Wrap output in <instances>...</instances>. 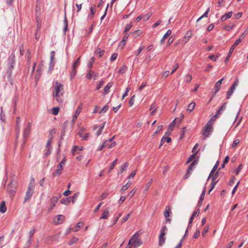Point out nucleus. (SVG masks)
Segmentation results:
<instances>
[{
    "mask_svg": "<svg viewBox=\"0 0 248 248\" xmlns=\"http://www.w3.org/2000/svg\"><path fill=\"white\" fill-rule=\"evenodd\" d=\"M212 121H214L213 118H211L210 120L206 124L202 130V134L207 137L209 133L211 131L213 128L212 127Z\"/></svg>",
    "mask_w": 248,
    "mask_h": 248,
    "instance_id": "20e7f679",
    "label": "nucleus"
},
{
    "mask_svg": "<svg viewBox=\"0 0 248 248\" xmlns=\"http://www.w3.org/2000/svg\"><path fill=\"white\" fill-rule=\"evenodd\" d=\"M54 59V51H53L51 53L50 62V64H49V69L48 71V73L51 72V71L52 70V69L54 66V63L53 62Z\"/></svg>",
    "mask_w": 248,
    "mask_h": 248,
    "instance_id": "ddd939ff",
    "label": "nucleus"
},
{
    "mask_svg": "<svg viewBox=\"0 0 248 248\" xmlns=\"http://www.w3.org/2000/svg\"><path fill=\"white\" fill-rule=\"evenodd\" d=\"M192 79V75L189 74H187L185 76V80L187 82H189Z\"/></svg>",
    "mask_w": 248,
    "mask_h": 248,
    "instance_id": "4c0bfd02",
    "label": "nucleus"
},
{
    "mask_svg": "<svg viewBox=\"0 0 248 248\" xmlns=\"http://www.w3.org/2000/svg\"><path fill=\"white\" fill-rule=\"evenodd\" d=\"M242 168H243V165L242 164H241L240 165H239L238 168L235 170V173L236 175H238L239 174V172L242 170Z\"/></svg>",
    "mask_w": 248,
    "mask_h": 248,
    "instance_id": "864d4df0",
    "label": "nucleus"
},
{
    "mask_svg": "<svg viewBox=\"0 0 248 248\" xmlns=\"http://www.w3.org/2000/svg\"><path fill=\"white\" fill-rule=\"evenodd\" d=\"M64 89L63 85L61 83L56 81L52 91V95L56 98L57 102L60 104H62L64 100Z\"/></svg>",
    "mask_w": 248,
    "mask_h": 248,
    "instance_id": "f257e3e1",
    "label": "nucleus"
},
{
    "mask_svg": "<svg viewBox=\"0 0 248 248\" xmlns=\"http://www.w3.org/2000/svg\"><path fill=\"white\" fill-rule=\"evenodd\" d=\"M128 166V164L127 163H125L121 167V168H120V173L121 174L125 170V168H127Z\"/></svg>",
    "mask_w": 248,
    "mask_h": 248,
    "instance_id": "c9c22d12",
    "label": "nucleus"
},
{
    "mask_svg": "<svg viewBox=\"0 0 248 248\" xmlns=\"http://www.w3.org/2000/svg\"><path fill=\"white\" fill-rule=\"evenodd\" d=\"M109 214V208L104 210L102 214L100 219H107Z\"/></svg>",
    "mask_w": 248,
    "mask_h": 248,
    "instance_id": "dca6fc26",
    "label": "nucleus"
},
{
    "mask_svg": "<svg viewBox=\"0 0 248 248\" xmlns=\"http://www.w3.org/2000/svg\"><path fill=\"white\" fill-rule=\"evenodd\" d=\"M167 231V227L166 226H163L161 230L160 235L159 236V246H162L165 242L166 238L164 237L166 232Z\"/></svg>",
    "mask_w": 248,
    "mask_h": 248,
    "instance_id": "39448f33",
    "label": "nucleus"
},
{
    "mask_svg": "<svg viewBox=\"0 0 248 248\" xmlns=\"http://www.w3.org/2000/svg\"><path fill=\"white\" fill-rule=\"evenodd\" d=\"M109 107L108 105H105L104 107L100 110L99 113H104L108 109Z\"/></svg>",
    "mask_w": 248,
    "mask_h": 248,
    "instance_id": "79ce46f5",
    "label": "nucleus"
},
{
    "mask_svg": "<svg viewBox=\"0 0 248 248\" xmlns=\"http://www.w3.org/2000/svg\"><path fill=\"white\" fill-rule=\"evenodd\" d=\"M76 73H77L76 68H73V70L71 71V74H70V77H71V78H73L74 77Z\"/></svg>",
    "mask_w": 248,
    "mask_h": 248,
    "instance_id": "3c124183",
    "label": "nucleus"
},
{
    "mask_svg": "<svg viewBox=\"0 0 248 248\" xmlns=\"http://www.w3.org/2000/svg\"><path fill=\"white\" fill-rule=\"evenodd\" d=\"M20 128V124H16V130L17 134H19Z\"/></svg>",
    "mask_w": 248,
    "mask_h": 248,
    "instance_id": "13d9d810",
    "label": "nucleus"
},
{
    "mask_svg": "<svg viewBox=\"0 0 248 248\" xmlns=\"http://www.w3.org/2000/svg\"><path fill=\"white\" fill-rule=\"evenodd\" d=\"M61 197V194H58L56 196H54L52 199V202H58L60 197Z\"/></svg>",
    "mask_w": 248,
    "mask_h": 248,
    "instance_id": "a19ab883",
    "label": "nucleus"
},
{
    "mask_svg": "<svg viewBox=\"0 0 248 248\" xmlns=\"http://www.w3.org/2000/svg\"><path fill=\"white\" fill-rule=\"evenodd\" d=\"M66 159L65 158L61 161L58 165L57 170L53 173L52 175L54 177L59 176L62 172L63 170V166L65 164Z\"/></svg>",
    "mask_w": 248,
    "mask_h": 248,
    "instance_id": "423d86ee",
    "label": "nucleus"
},
{
    "mask_svg": "<svg viewBox=\"0 0 248 248\" xmlns=\"http://www.w3.org/2000/svg\"><path fill=\"white\" fill-rule=\"evenodd\" d=\"M94 61H95V58L94 57H93L91 58L90 62V65H89L90 68H92V65H93V63L94 62Z\"/></svg>",
    "mask_w": 248,
    "mask_h": 248,
    "instance_id": "bf43d9fd",
    "label": "nucleus"
},
{
    "mask_svg": "<svg viewBox=\"0 0 248 248\" xmlns=\"http://www.w3.org/2000/svg\"><path fill=\"white\" fill-rule=\"evenodd\" d=\"M104 82L103 81H101L98 84V85L96 87V90H99L100 89L102 85H103Z\"/></svg>",
    "mask_w": 248,
    "mask_h": 248,
    "instance_id": "338daca9",
    "label": "nucleus"
},
{
    "mask_svg": "<svg viewBox=\"0 0 248 248\" xmlns=\"http://www.w3.org/2000/svg\"><path fill=\"white\" fill-rule=\"evenodd\" d=\"M127 69V67H126V66L124 65L119 69L118 72L120 74H124L126 71Z\"/></svg>",
    "mask_w": 248,
    "mask_h": 248,
    "instance_id": "393cba45",
    "label": "nucleus"
},
{
    "mask_svg": "<svg viewBox=\"0 0 248 248\" xmlns=\"http://www.w3.org/2000/svg\"><path fill=\"white\" fill-rule=\"evenodd\" d=\"M78 195H79V193H76L74 195V196H73L72 197H69V198H67V199H69L68 202H71V201L72 202H75V201H76L77 200V197L78 196Z\"/></svg>",
    "mask_w": 248,
    "mask_h": 248,
    "instance_id": "a878e982",
    "label": "nucleus"
},
{
    "mask_svg": "<svg viewBox=\"0 0 248 248\" xmlns=\"http://www.w3.org/2000/svg\"><path fill=\"white\" fill-rule=\"evenodd\" d=\"M132 25L133 24L132 22H130L129 24H127L125 27L124 32H125L129 31L132 27Z\"/></svg>",
    "mask_w": 248,
    "mask_h": 248,
    "instance_id": "ea45409f",
    "label": "nucleus"
},
{
    "mask_svg": "<svg viewBox=\"0 0 248 248\" xmlns=\"http://www.w3.org/2000/svg\"><path fill=\"white\" fill-rule=\"evenodd\" d=\"M42 69L39 70L38 72H37V73L36 74V78H37V79H39L40 77H41V75L42 74Z\"/></svg>",
    "mask_w": 248,
    "mask_h": 248,
    "instance_id": "69168bd1",
    "label": "nucleus"
},
{
    "mask_svg": "<svg viewBox=\"0 0 248 248\" xmlns=\"http://www.w3.org/2000/svg\"><path fill=\"white\" fill-rule=\"evenodd\" d=\"M192 33L191 31H190V30L187 31L186 33L185 36H184V38L188 40L191 38V37L192 36Z\"/></svg>",
    "mask_w": 248,
    "mask_h": 248,
    "instance_id": "7c9ffc66",
    "label": "nucleus"
},
{
    "mask_svg": "<svg viewBox=\"0 0 248 248\" xmlns=\"http://www.w3.org/2000/svg\"><path fill=\"white\" fill-rule=\"evenodd\" d=\"M129 245H131L132 248H137L142 244V240L139 238V233L137 232L134 233L130 238L129 241Z\"/></svg>",
    "mask_w": 248,
    "mask_h": 248,
    "instance_id": "f03ea898",
    "label": "nucleus"
},
{
    "mask_svg": "<svg viewBox=\"0 0 248 248\" xmlns=\"http://www.w3.org/2000/svg\"><path fill=\"white\" fill-rule=\"evenodd\" d=\"M196 106V103L194 102H192L190 103L187 107V110L192 111L195 108Z\"/></svg>",
    "mask_w": 248,
    "mask_h": 248,
    "instance_id": "b1692460",
    "label": "nucleus"
},
{
    "mask_svg": "<svg viewBox=\"0 0 248 248\" xmlns=\"http://www.w3.org/2000/svg\"><path fill=\"white\" fill-rule=\"evenodd\" d=\"M98 73L92 70H90L86 75V78L89 79L93 78L94 79H96L98 78Z\"/></svg>",
    "mask_w": 248,
    "mask_h": 248,
    "instance_id": "9b49d317",
    "label": "nucleus"
},
{
    "mask_svg": "<svg viewBox=\"0 0 248 248\" xmlns=\"http://www.w3.org/2000/svg\"><path fill=\"white\" fill-rule=\"evenodd\" d=\"M135 97V95H133L129 101V105L130 107H132L134 103Z\"/></svg>",
    "mask_w": 248,
    "mask_h": 248,
    "instance_id": "c03bdc74",
    "label": "nucleus"
},
{
    "mask_svg": "<svg viewBox=\"0 0 248 248\" xmlns=\"http://www.w3.org/2000/svg\"><path fill=\"white\" fill-rule=\"evenodd\" d=\"M171 139L170 137L164 136L161 140L159 148H160L161 146L164 144V142H166V141H167V142L170 143L171 141Z\"/></svg>",
    "mask_w": 248,
    "mask_h": 248,
    "instance_id": "4468645a",
    "label": "nucleus"
},
{
    "mask_svg": "<svg viewBox=\"0 0 248 248\" xmlns=\"http://www.w3.org/2000/svg\"><path fill=\"white\" fill-rule=\"evenodd\" d=\"M179 67V64L177 63L176 65L173 67V70L171 72V74H172Z\"/></svg>",
    "mask_w": 248,
    "mask_h": 248,
    "instance_id": "0e129e2a",
    "label": "nucleus"
},
{
    "mask_svg": "<svg viewBox=\"0 0 248 248\" xmlns=\"http://www.w3.org/2000/svg\"><path fill=\"white\" fill-rule=\"evenodd\" d=\"M34 185L33 183H30L28 188L25 197V202L30 200L34 192Z\"/></svg>",
    "mask_w": 248,
    "mask_h": 248,
    "instance_id": "0eeeda50",
    "label": "nucleus"
},
{
    "mask_svg": "<svg viewBox=\"0 0 248 248\" xmlns=\"http://www.w3.org/2000/svg\"><path fill=\"white\" fill-rule=\"evenodd\" d=\"M152 181H153V180L152 179H151L149 181V182L146 183V186H145V188L144 190V192H146L148 190L149 188L150 187V186H151V185L152 184Z\"/></svg>",
    "mask_w": 248,
    "mask_h": 248,
    "instance_id": "c85d7f7f",
    "label": "nucleus"
},
{
    "mask_svg": "<svg viewBox=\"0 0 248 248\" xmlns=\"http://www.w3.org/2000/svg\"><path fill=\"white\" fill-rule=\"evenodd\" d=\"M11 185V184L8 185L7 187V189L8 191L9 192L11 197H12L13 195V194L15 192V189L12 188Z\"/></svg>",
    "mask_w": 248,
    "mask_h": 248,
    "instance_id": "5701e85b",
    "label": "nucleus"
},
{
    "mask_svg": "<svg viewBox=\"0 0 248 248\" xmlns=\"http://www.w3.org/2000/svg\"><path fill=\"white\" fill-rule=\"evenodd\" d=\"M224 0H219L217 2V6L219 7H221L224 3Z\"/></svg>",
    "mask_w": 248,
    "mask_h": 248,
    "instance_id": "774afa93",
    "label": "nucleus"
},
{
    "mask_svg": "<svg viewBox=\"0 0 248 248\" xmlns=\"http://www.w3.org/2000/svg\"><path fill=\"white\" fill-rule=\"evenodd\" d=\"M105 52V51L104 50H101L99 48H97L95 51H94V54L95 55H99V57H101L104 53Z\"/></svg>",
    "mask_w": 248,
    "mask_h": 248,
    "instance_id": "a211bd4d",
    "label": "nucleus"
},
{
    "mask_svg": "<svg viewBox=\"0 0 248 248\" xmlns=\"http://www.w3.org/2000/svg\"><path fill=\"white\" fill-rule=\"evenodd\" d=\"M65 219V217L62 215L55 216L53 218V221L55 225L62 224Z\"/></svg>",
    "mask_w": 248,
    "mask_h": 248,
    "instance_id": "1a4fd4ad",
    "label": "nucleus"
},
{
    "mask_svg": "<svg viewBox=\"0 0 248 248\" xmlns=\"http://www.w3.org/2000/svg\"><path fill=\"white\" fill-rule=\"evenodd\" d=\"M79 60H80V57H79L77 60V61L74 62V63L73 65V68H76L79 65V63H80Z\"/></svg>",
    "mask_w": 248,
    "mask_h": 248,
    "instance_id": "49530a36",
    "label": "nucleus"
},
{
    "mask_svg": "<svg viewBox=\"0 0 248 248\" xmlns=\"http://www.w3.org/2000/svg\"><path fill=\"white\" fill-rule=\"evenodd\" d=\"M197 164V161H194L188 167L187 171L188 172H191V171L195 168V166Z\"/></svg>",
    "mask_w": 248,
    "mask_h": 248,
    "instance_id": "f3484780",
    "label": "nucleus"
},
{
    "mask_svg": "<svg viewBox=\"0 0 248 248\" xmlns=\"http://www.w3.org/2000/svg\"><path fill=\"white\" fill-rule=\"evenodd\" d=\"M219 55V54L217 55L216 56H215L214 55H211L209 56V58L213 61H216V60H217V58L218 57Z\"/></svg>",
    "mask_w": 248,
    "mask_h": 248,
    "instance_id": "a18cd8bd",
    "label": "nucleus"
},
{
    "mask_svg": "<svg viewBox=\"0 0 248 248\" xmlns=\"http://www.w3.org/2000/svg\"><path fill=\"white\" fill-rule=\"evenodd\" d=\"M130 217V214H128V215H127L125 217H124L122 220V223H124L125 222H126L129 218Z\"/></svg>",
    "mask_w": 248,
    "mask_h": 248,
    "instance_id": "680f3d73",
    "label": "nucleus"
},
{
    "mask_svg": "<svg viewBox=\"0 0 248 248\" xmlns=\"http://www.w3.org/2000/svg\"><path fill=\"white\" fill-rule=\"evenodd\" d=\"M136 191V190L135 188H133L130 191V192L128 194V195L127 196V197H129L130 198L132 197L134 195V194L135 193Z\"/></svg>",
    "mask_w": 248,
    "mask_h": 248,
    "instance_id": "4d7b16f0",
    "label": "nucleus"
},
{
    "mask_svg": "<svg viewBox=\"0 0 248 248\" xmlns=\"http://www.w3.org/2000/svg\"><path fill=\"white\" fill-rule=\"evenodd\" d=\"M151 15H152V14L151 13H148V14H147L146 15H142L143 20L144 21H147L150 18Z\"/></svg>",
    "mask_w": 248,
    "mask_h": 248,
    "instance_id": "e433bc0d",
    "label": "nucleus"
},
{
    "mask_svg": "<svg viewBox=\"0 0 248 248\" xmlns=\"http://www.w3.org/2000/svg\"><path fill=\"white\" fill-rule=\"evenodd\" d=\"M177 121V119H175L173 122L169 125L168 129L170 130V131H173V127L175 125L176 122Z\"/></svg>",
    "mask_w": 248,
    "mask_h": 248,
    "instance_id": "bb28decb",
    "label": "nucleus"
},
{
    "mask_svg": "<svg viewBox=\"0 0 248 248\" xmlns=\"http://www.w3.org/2000/svg\"><path fill=\"white\" fill-rule=\"evenodd\" d=\"M15 54L12 53L9 57V62L7 65V77L8 78H11L12 75V72L14 68V67L15 65Z\"/></svg>",
    "mask_w": 248,
    "mask_h": 248,
    "instance_id": "7ed1b4c3",
    "label": "nucleus"
},
{
    "mask_svg": "<svg viewBox=\"0 0 248 248\" xmlns=\"http://www.w3.org/2000/svg\"><path fill=\"white\" fill-rule=\"evenodd\" d=\"M82 225H83L82 222H78L76 224V226L75 227L74 231V232L78 231L79 230V229H80V228L82 226Z\"/></svg>",
    "mask_w": 248,
    "mask_h": 248,
    "instance_id": "2f4dec72",
    "label": "nucleus"
},
{
    "mask_svg": "<svg viewBox=\"0 0 248 248\" xmlns=\"http://www.w3.org/2000/svg\"><path fill=\"white\" fill-rule=\"evenodd\" d=\"M64 29H63V31H64L65 32L67 30V29H68L67 20V19H66L65 16V18H64Z\"/></svg>",
    "mask_w": 248,
    "mask_h": 248,
    "instance_id": "8fccbe9b",
    "label": "nucleus"
},
{
    "mask_svg": "<svg viewBox=\"0 0 248 248\" xmlns=\"http://www.w3.org/2000/svg\"><path fill=\"white\" fill-rule=\"evenodd\" d=\"M112 83H111V82L108 83L104 88V94H107L108 93H109V90L110 88L112 87Z\"/></svg>",
    "mask_w": 248,
    "mask_h": 248,
    "instance_id": "6ab92c4d",
    "label": "nucleus"
},
{
    "mask_svg": "<svg viewBox=\"0 0 248 248\" xmlns=\"http://www.w3.org/2000/svg\"><path fill=\"white\" fill-rule=\"evenodd\" d=\"M171 33V31L170 30H169L166 33V34L163 36V38H162V39L160 41V43L161 44H162L163 43V42L165 41V40L169 36Z\"/></svg>",
    "mask_w": 248,
    "mask_h": 248,
    "instance_id": "412c9836",
    "label": "nucleus"
},
{
    "mask_svg": "<svg viewBox=\"0 0 248 248\" xmlns=\"http://www.w3.org/2000/svg\"><path fill=\"white\" fill-rule=\"evenodd\" d=\"M240 143V140H239L238 139H236L234 140L233 142V144L232 145V148H235L236 147L237 145H238L239 144V143Z\"/></svg>",
    "mask_w": 248,
    "mask_h": 248,
    "instance_id": "de8ad7c7",
    "label": "nucleus"
},
{
    "mask_svg": "<svg viewBox=\"0 0 248 248\" xmlns=\"http://www.w3.org/2000/svg\"><path fill=\"white\" fill-rule=\"evenodd\" d=\"M220 86H221V84H220L219 83L216 82V83L215 84V94H216L219 91V90L220 89Z\"/></svg>",
    "mask_w": 248,
    "mask_h": 248,
    "instance_id": "58836bf2",
    "label": "nucleus"
},
{
    "mask_svg": "<svg viewBox=\"0 0 248 248\" xmlns=\"http://www.w3.org/2000/svg\"><path fill=\"white\" fill-rule=\"evenodd\" d=\"M241 38L237 39L235 41L234 43L232 45V46H231V47L230 49L228 56L225 60V62H227L228 61L230 57L231 56V55H232V52H233L235 47L241 42Z\"/></svg>",
    "mask_w": 248,
    "mask_h": 248,
    "instance_id": "6e6552de",
    "label": "nucleus"
},
{
    "mask_svg": "<svg viewBox=\"0 0 248 248\" xmlns=\"http://www.w3.org/2000/svg\"><path fill=\"white\" fill-rule=\"evenodd\" d=\"M209 226H206L205 227V228H204L202 232V235L203 236H204V234L207 233L209 230Z\"/></svg>",
    "mask_w": 248,
    "mask_h": 248,
    "instance_id": "6e6d98bb",
    "label": "nucleus"
},
{
    "mask_svg": "<svg viewBox=\"0 0 248 248\" xmlns=\"http://www.w3.org/2000/svg\"><path fill=\"white\" fill-rule=\"evenodd\" d=\"M235 26V25L234 23H231L230 25H225L223 28L226 31H230L232 30Z\"/></svg>",
    "mask_w": 248,
    "mask_h": 248,
    "instance_id": "4be33fe9",
    "label": "nucleus"
},
{
    "mask_svg": "<svg viewBox=\"0 0 248 248\" xmlns=\"http://www.w3.org/2000/svg\"><path fill=\"white\" fill-rule=\"evenodd\" d=\"M130 185H131V183H130L129 182H127L125 185L124 186L122 187V190H123V191L126 190L130 186Z\"/></svg>",
    "mask_w": 248,
    "mask_h": 248,
    "instance_id": "09e8293b",
    "label": "nucleus"
},
{
    "mask_svg": "<svg viewBox=\"0 0 248 248\" xmlns=\"http://www.w3.org/2000/svg\"><path fill=\"white\" fill-rule=\"evenodd\" d=\"M7 210V207L5 205V202H1L0 205V212L4 213Z\"/></svg>",
    "mask_w": 248,
    "mask_h": 248,
    "instance_id": "aec40b11",
    "label": "nucleus"
},
{
    "mask_svg": "<svg viewBox=\"0 0 248 248\" xmlns=\"http://www.w3.org/2000/svg\"><path fill=\"white\" fill-rule=\"evenodd\" d=\"M200 234V229H198L194 234V238H197L199 236Z\"/></svg>",
    "mask_w": 248,
    "mask_h": 248,
    "instance_id": "052dcab7",
    "label": "nucleus"
},
{
    "mask_svg": "<svg viewBox=\"0 0 248 248\" xmlns=\"http://www.w3.org/2000/svg\"><path fill=\"white\" fill-rule=\"evenodd\" d=\"M118 159H116L114 161H113V162L111 163L109 169H108V172H110L114 168V167L115 166V165H116V163H117V161Z\"/></svg>",
    "mask_w": 248,
    "mask_h": 248,
    "instance_id": "cd10ccee",
    "label": "nucleus"
},
{
    "mask_svg": "<svg viewBox=\"0 0 248 248\" xmlns=\"http://www.w3.org/2000/svg\"><path fill=\"white\" fill-rule=\"evenodd\" d=\"M60 108L59 107H54L52 109V113L54 115H56L59 112Z\"/></svg>",
    "mask_w": 248,
    "mask_h": 248,
    "instance_id": "f704fd0d",
    "label": "nucleus"
},
{
    "mask_svg": "<svg viewBox=\"0 0 248 248\" xmlns=\"http://www.w3.org/2000/svg\"><path fill=\"white\" fill-rule=\"evenodd\" d=\"M170 214H171L170 208L169 206H167L166 207L164 211V216L167 222H170V219L169 217Z\"/></svg>",
    "mask_w": 248,
    "mask_h": 248,
    "instance_id": "f8f14e48",
    "label": "nucleus"
},
{
    "mask_svg": "<svg viewBox=\"0 0 248 248\" xmlns=\"http://www.w3.org/2000/svg\"><path fill=\"white\" fill-rule=\"evenodd\" d=\"M117 56L118 55L117 53H113L110 58V61H112L115 60L117 57Z\"/></svg>",
    "mask_w": 248,
    "mask_h": 248,
    "instance_id": "e2e57ef3",
    "label": "nucleus"
},
{
    "mask_svg": "<svg viewBox=\"0 0 248 248\" xmlns=\"http://www.w3.org/2000/svg\"><path fill=\"white\" fill-rule=\"evenodd\" d=\"M95 12V9L94 7H91V13L89 14L88 16V17L90 18H92L93 16L94 13Z\"/></svg>",
    "mask_w": 248,
    "mask_h": 248,
    "instance_id": "473e14b6",
    "label": "nucleus"
},
{
    "mask_svg": "<svg viewBox=\"0 0 248 248\" xmlns=\"http://www.w3.org/2000/svg\"><path fill=\"white\" fill-rule=\"evenodd\" d=\"M147 85V82H143L141 85L140 86L139 88V90L140 91H141L144 87H145Z\"/></svg>",
    "mask_w": 248,
    "mask_h": 248,
    "instance_id": "5fc2aeb1",
    "label": "nucleus"
},
{
    "mask_svg": "<svg viewBox=\"0 0 248 248\" xmlns=\"http://www.w3.org/2000/svg\"><path fill=\"white\" fill-rule=\"evenodd\" d=\"M52 140H53V137L52 136H51L49 139L48 140L47 142V143H46V148H50V144H51V143L52 141Z\"/></svg>",
    "mask_w": 248,
    "mask_h": 248,
    "instance_id": "603ef678",
    "label": "nucleus"
},
{
    "mask_svg": "<svg viewBox=\"0 0 248 248\" xmlns=\"http://www.w3.org/2000/svg\"><path fill=\"white\" fill-rule=\"evenodd\" d=\"M235 88H234L233 87H231V88L229 89L227 92V98L229 99L230 96L232 95V93H233V91L234 90Z\"/></svg>",
    "mask_w": 248,
    "mask_h": 248,
    "instance_id": "c756f323",
    "label": "nucleus"
},
{
    "mask_svg": "<svg viewBox=\"0 0 248 248\" xmlns=\"http://www.w3.org/2000/svg\"><path fill=\"white\" fill-rule=\"evenodd\" d=\"M222 111V110L220 108L217 110L216 115L213 117L212 118H213L214 121H215L216 118L217 117L218 115H219L221 114Z\"/></svg>",
    "mask_w": 248,
    "mask_h": 248,
    "instance_id": "37998d69",
    "label": "nucleus"
},
{
    "mask_svg": "<svg viewBox=\"0 0 248 248\" xmlns=\"http://www.w3.org/2000/svg\"><path fill=\"white\" fill-rule=\"evenodd\" d=\"M31 123H28L23 131V135L24 138H27L30 135L31 130Z\"/></svg>",
    "mask_w": 248,
    "mask_h": 248,
    "instance_id": "9d476101",
    "label": "nucleus"
},
{
    "mask_svg": "<svg viewBox=\"0 0 248 248\" xmlns=\"http://www.w3.org/2000/svg\"><path fill=\"white\" fill-rule=\"evenodd\" d=\"M232 11H231V12H229L228 13L225 14L221 17V20L222 21H224L226 20L227 19L230 18L232 16Z\"/></svg>",
    "mask_w": 248,
    "mask_h": 248,
    "instance_id": "2eb2a0df",
    "label": "nucleus"
},
{
    "mask_svg": "<svg viewBox=\"0 0 248 248\" xmlns=\"http://www.w3.org/2000/svg\"><path fill=\"white\" fill-rule=\"evenodd\" d=\"M81 150H82V148L79 149L78 146H75L72 150V153L73 155H74L75 154L78 153V151Z\"/></svg>",
    "mask_w": 248,
    "mask_h": 248,
    "instance_id": "72a5a7b5",
    "label": "nucleus"
}]
</instances>
